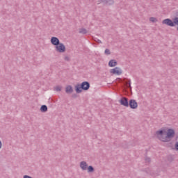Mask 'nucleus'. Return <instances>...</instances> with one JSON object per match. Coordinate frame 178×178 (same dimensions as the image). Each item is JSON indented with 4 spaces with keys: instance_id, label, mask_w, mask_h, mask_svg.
Masks as SVG:
<instances>
[{
    "instance_id": "1",
    "label": "nucleus",
    "mask_w": 178,
    "mask_h": 178,
    "mask_svg": "<svg viewBox=\"0 0 178 178\" xmlns=\"http://www.w3.org/2000/svg\"><path fill=\"white\" fill-rule=\"evenodd\" d=\"M156 136L162 143H170L176 136V131L173 128L164 127L156 132Z\"/></svg>"
},
{
    "instance_id": "2",
    "label": "nucleus",
    "mask_w": 178,
    "mask_h": 178,
    "mask_svg": "<svg viewBox=\"0 0 178 178\" xmlns=\"http://www.w3.org/2000/svg\"><path fill=\"white\" fill-rule=\"evenodd\" d=\"M80 168L82 170H88L89 173L94 172V168L91 165L88 167V164L86 161H81L80 163Z\"/></svg>"
},
{
    "instance_id": "3",
    "label": "nucleus",
    "mask_w": 178,
    "mask_h": 178,
    "mask_svg": "<svg viewBox=\"0 0 178 178\" xmlns=\"http://www.w3.org/2000/svg\"><path fill=\"white\" fill-rule=\"evenodd\" d=\"M55 49L56 52H59L60 54H63L65 51H66V47H65V44L63 43H58Z\"/></svg>"
},
{
    "instance_id": "4",
    "label": "nucleus",
    "mask_w": 178,
    "mask_h": 178,
    "mask_svg": "<svg viewBox=\"0 0 178 178\" xmlns=\"http://www.w3.org/2000/svg\"><path fill=\"white\" fill-rule=\"evenodd\" d=\"M110 73L111 74H117V76H120V74H122V70L119 67H115V68L111 69L110 70Z\"/></svg>"
},
{
    "instance_id": "5",
    "label": "nucleus",
    "mask_w": 178,
    "mask_h": 178,
    "mask_svg": "<svg viewBox=\"0 0 178 178\" xmlns=\"http://www.w3.org/2000/svg\"><path fill=\"white\" fill-rule=\"evenodd\" d=\"M163 24H166V26H170V27H174L175 23L170 19H165L162 22Z\"/></svg>"
},
{
    "instance_id": "6",
    "label": "nucleus",
    "mask_w": 178,
    "mask_h": 178,
    "mask_svg": "<svg viewBox=\"0 0 178 178\" xmlns=\"http://www.w3.org/2000/svg\"><path fill=\"white\" fill-rule=\"evenodd\" d=\"M129 106L131 108V109H137L138 104L136 100L131 99L129 101Z\"/></svg>"
},
{
    "instance_id": "7",
    "label": "nucleus",
    "mask_w": 178,
    "mask_h": 178,
    "mask_svg": "<svg viewBox=\"0 0 178 178\" xmlns=\"http://www.w3.org/2000/svg\"><path fill=\"white\" fill-rule=\"evenodd\" d=\"M51 43L55 47L57 46L58 44H60V42H59V39L56 37H52L51 38Z\"/></svg>"
},
{
    "instance_id": "8",
    "label": "nucleus",
    "mask_w": 178,
    "mask_h": 178,
    "mask_svg": "<svg viewBox=\"0 0 178 178\" xmlns=\"http://www.w3.org/2000/svg\"><path fill=\"white\" fill-rule=\"evenodd\" d=\"M98 3H105L106 5H113V0H99Z\"/></svg>"
},
{
    "instance_id": "9",
    "label": "nucleus",
    "mask_w": 178,
    "mask_h": 178,
    "mask_svg": "<svg viewBox=\"0 0 178 178\" xmlns=\"http://www.w3.org/2000/svg\"><path fill=\"white\" fill-rule=\"evenodd\" d=\"M120 102L121 105H123L124 106H129V102L127 101V99L126 97H123L120 100Z\"/></svg>"
},
{
    "instance_id": "10",
    "label": "nucleus",
    "mask_w": 178,
    "mask_h": 178,
    "mask_svg": "<svg viewBox=\"0 0 178 178\" xmlns=\"http://www.w3.org/2000/svg\"><path fill=\"white\" fill-rule=\"evenodd\" d=\"M82 90H87L90 88V83L88 82H83L81 83Z\"/></svg>"
},
{
    "instance_id": "11",
    "label": "nucleus",
    "mask_w": 178,
    "mask_h": 178,
    "mask_svg": "<svg viewBox=\"0 0 178 178\" xmlns=\"http://www.w3.org/2000/svg\"><path fill=\"white\" fill-rule=\"evenodd\" d=\"M75 91H76V92H77V94H80V92H81V91H83V88H82L81 85H76L75 86Z\"/></svg>"
},
{
    "instance_id": "12",
    "label": "nucleus",
    "mask_w": 178,
    "mask_h": 178,
    "mask_svg": "<svg viewBox=\"0 0 178 178\" xmlns=\"http://www.w3.org/2000/svg\"><path fill=\"white\" fill-rule=\"evenodd\" d=\"M116 65H118V62H116L115 60H111L108 63V66H110V67H115Z\"/></svg>"
},
{
    "instance_id": "13",
    "label": "nucleus",
    "mask_w": 178,
    "mask_h": 178,
    "mask_svg": "<svg viewBox=\"0 0 178 178\" xmlns=\"http://www.w3.org/2000/svg\"><path fill=\"white\" fill-rule=\"evenodd\" d=\"M65 92H67V94H72V92H73V88L70 86H67L65 88Z\"/></svg>"
},
{
    "instance_id": "14",
    "label": "nucleus",
    "mask_w": 178,
    "mask_h": 178,
    "mask_svg": "<svg viewBox=\"0 0 178 178\" xmlns=\"http://www.w3.org/2000/svg\"><path fill=\"white\" fill-rule=\"evenodd\" d=\"M40 111L41 112H47V111H48V107H47L45 105H43L41 106Z\"/></svg>"
},
{
    "instance_id": "15",
    "label": "nucleus",
    "mask_w": 178,
    "mask_h": 178,
    "mask_svg": "<svg viewBox=\"0 0 178 178\" xmlns=\"http://www.w3.org/2000/svg\"><path fill=\"white\" fill-rule=\"evenodd\" d=\"M149 22H152V23H156L158 22V19L156 17H151L149 18Z\"/></svg>"
},
{
    "instance_id": "16",
    "label": "nucleus",
    "mask_w": 178,
    "mask_h": 178,
    "mask_svg": "<svg viewBox=\"0 0 178 178\" xmlns=\"http://www.w3.org/2000/svg\"><path fill=\"white\" fill-rule=\"evenodd\" d=\"M172 20H173L172 23H174V25L175 24L178 25V17H175Z\"/></svg>"
},
{
    "instance_id": "17",
    "label": "nucleus",
    "mask_w": 178,
    "mask_h": 178,
    "mask_svg": "<svg viewBox=\"0 0 178 178\" xmlns=\"http://www.w3.org/2000/svg\"><path fill=\"white\" fill-rule=\"evenodd\" d=\"M105 54H106V55H111V51H109V49H106L105 50Z\"/></svg>"
},
{
    "instance_id": "18",
    "label": "nucleus",
    "mask_w": 178,
    "mask_h": 178,
    "mask_svg": "<svg viewBox=\"0 0 178 178\" xmlns=\"http://www.w3.org/2000/svg\"><path fill=\"white\" fill-rule=\"evenodd\" d=\"M60 90H62V87H60V86L56 87V91H60Z\"/></svg>"
},
{
    "instance_id": "19",
    "label": "nucleus",
    "mask_w": 178,
    "mask_h": 178,
    "mask_svg": "<svg viewBox=\"0 0 178 178\" xmlns=\"http://www.w3.org/2000/svg\"><path fill=\"white\" fill-rule=\"evenodd\" d=\"M175 148L177 151H178V141L175 143Z\"/></svg>"
},
{
    "instance_id": "20",
    "label": "nucleus",
    "mask_w": 178,
    "mask_h": 178,
    "mask_svg": "<svg viewBox=\"0 0 178 178\" xmlns=\"http://www.w3.org/2000/svg\"><path fill=\"white\" fill-rule=\"evenodd\" d=\"M80 33H87V31H86L85 29H83L82 31H80Z\"/></svg>"
},
{
    "instance_id": "21",
    "label": "nucleus",
    "mask_w": 178,
    "mask_h": 178,
    "mask_svg": "<svg viewBox=\"0 0 178 178\" xmlns=\"http://www.w3.org/2000/svg\"><path fill=\"white\" fill-rule=\"evenodd\" d=\"M2 148V142L0 141V149Z\"/></svg>"
}]
</instances>
